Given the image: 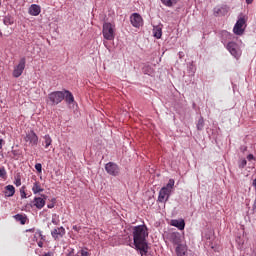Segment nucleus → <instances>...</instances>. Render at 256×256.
I'll use <instances>...</instances> for the list:
<instances>
[{
	"instance_id": "nucleus-38",
	"label": "nucleus",
	"mask_w": 256,
	"mask_h": 256,
	"mask_svg": "<svg viewBox=\"0 0 256 256\" xmlns=\"http://www.w3.org/2000/svg\"><path fill=\"white\" fill-rule=\"evenodd\" d=\"M73 230L79 232V231H81V227L75 225V226H73Z\"/></svg>"
},
{
	"instance_id": "nucleus-39",
	"label": "nucleus",
	"mask_w": 256,
	"mask_h": 256,
	"mask_svg": "<svg viewBox=\"0 0 256 256\" xmlns=\"http://www.w3.org/2000/svg\"><path fill=\"white\" fill-rule=\"evenodd\" d=\"M53 207H55L54 204H48V209H53Z\"/></svg>"
},
{
	"instance_id": "nucleus-41",
	"label": "nucleus",
	"mask_w": 256,
	"mask_h": 256,
	"mask_svg": "<svg viewBox=\"0 0 256 256\" xmlns=\"http://www.w3.org/2000/svg\"><path fill=\"white\" fill-rule=\"evenodd\" d=\"M3 147V139H0V149Z\"/></svg>"
},
{
	"instance_id": "nucleus-21",
	"label": "nucleus",
	"mask_w": 256,
	"mask_h": 256,
	"mask_svg": "<svg viewBox=\"0 0 256 256\" xmlns=\"http://www.w3.org/2000/svg\"><path fill=\"white\" fill-rule=\"evenodd\" d=\"M5 195L6 197H13L15 195V186L14 185H7L5 187Z\"/></svg>"
},
{
	"instance_id": "nucleus-34",
	"label": "nucleus",
	"mask_w": 256,
	"mask_h": 256,
	"mask_svg": "<svg viewBox=\"0 0 256 256\" xmlns=\"http://www.w3.org/2000/svg\"><path fill=\"white\" fill-rule=\"evenodd\" d=\"M35 169L36 171H38V173H41V171H43V166L41 165V163H37L35 165Z\"/></svg>"
},
{
	"instance_id": "nucleus-1",
	"label": "nucleus",
	"mask_w": 256,
	"mask_h": 256,
	"mask_svg": "<svg viewBox=\"0 0 256 256\" xmlns=\"http://www.w3.org/2000/svg\"><path fill=\"white\" fill-rule=\"evenodd\" d=\"M132 233L136 251H139L141 256H147V253H149V246L147 245V237H149V232L147 231V226H135L133 227Z\"/></svg>"
},
{
	"instance_id": "nucleus-3",
	"label": "nucleus",
	"mask_w": 256,
	"mask_h": 256,
	"mask_svg": "<svg viewBox=\"0 0 256 256\" xmlns=\"http://www.w3.org/2000/svg\"><path fill=\"white\" fill-rule=\"evenodd\" d=\"M65 99L64 91H54L48 95V101H50L51 105H59Z\"/></svg>"
},
{
	"instance_id": "nucleus-6",
	"label": "nucleus",
	"mask_w": 256,
	"mask_h": 256,
	"mask_svg": "<svg viewBox=\"0 0 256 256\" xmlns=\"http://www.w3.org/2000/svg\"><path fill=\"white\" fill-rule=\"evenodd\" d=\"M26 63H27V59L25 57H22L19 60L18 64L14 66L13 77L17 79L23 75V71H25Z\"/></svg>"
},
{
	"instance_id": "nucleus-11",
	"label": "nucleus",
	"mask_w": 256,
	"mask_h": 256,
	"mask_svg": "<svg viewBox=\"0 0 256 256\" xmlns=\"http://www.w3.org/2000/svg\"><path fill=\"white\" fill-rule=\"evenodd\" d=\"M169 197H171V192L165 188H161L158 196L159 203H167V201H169Z\"/></svg>"
},
{
	"instance_id": "nucleus-8",
	"label": "nucleus",
	"mask_w": 256,
	"mask_h": 256,
	"mask_svg": "<svg viewBox=\"0 0 256 256\" xmlns=\"http://www.w3.org/2000/svg\"><path fill=\"white\" fill-rule=\"evenodd\" d=\"M105 170L108 175H112V177H117L119 175L120 169L119 166L113 162H109L105 165Z\"/></svg>"
},
{
	"instance_id": "nucleus-37",
	"label": "nucleus",
	"mask_w": 256,
	"mask_h": 256,
	"mask_svg": "<svg viewBox=\"0 0 256 256\" xmlns=\"http://www.w3.org/2000/svg\"><path fill=\"white\" fill-rule=\"evenodd\" d=\"M247 159H248V161H253V159H255V156H253V154H249L247 156Z\"/></svg>"
},
{
	"instance_id": "nucleus-28",
	"label": "nucleus",
	"mask_w": 256,
	"mask_h": 256,
	"mask_svg": "<svg viewBox=\"0 0 256 256\" xmlns=\"http://www.w3.org/2000/svg\"><path fill=\"white\" fill-rule=\"evenodd\" d=\"M225 11V7H216L214 8V15H223Z\"/></svg>"
},
{
	"instance_id": "nucleus-16",
	"label": "nucleus",
	"mask_w": 256,
	"mask_h": 256,
	"mask_svg": "<svg viewBox=\"0 0 256 256\" xmlns=\"http://www.w3.org/2000/svg\"><path fill=\"white\" fill-rule=\"evenodd\" d=\"M177 256H187V245L182 244L176 247Z\"/></svg>"
},
{
	"instance_id": "nucleus-10",
	"label": "nucleus",
	"mask_w": 256,
	"mask_h": 256,
	"mask_svg": "<svg viewBox=\"0 0 256 256\" xmlns=\"http://www.w3.org/2000/svg\"><path fill=\"white\" fill-rule=\"evenodd\" d=\"M130 23L131 25L139 29V27L143 26V18L139 15V13H133L130 16Z\"/></svg>"
},
{
	"instance_id": "nucleus-9",
	"label": "nucleus",
	"mask_w": 256,
	"mask_h": 256,
	"mask_svg": "<svg viewBox=\"0 0 256 256\" xmlns=\"http://www.w3.org/2000/svg\"><path fill=\"white\" fill-rule=\"evenodd\" d=\"M168 239L171 243H173V245H178V247L179 245H183L181 244L183 241V237L179 232H172L168 234Z\"/></svg>"
},
{
	"instance_id": "nucleus-40",
	"label": "nucleus",
	"mask_w": 256,
	"mask_h": 256,
	"mask_svg": "<svg viewBox=\"0 0 256 256\" xmlns=\"http://www.w3.org/2000/svg\"><path fill=\"white\" fill-rule=\"evenodd\" d=\"M247 5H251L253 3V0H246Z\"/></svg>"
},
{
	"instance_id": "nucleus-33",
	"label": "nucleus",
	"mask_w": 256,
	"mask_h": 256,
	"mask_svg": "<svg viewBox=\"0 0 256 256\" xmlns=\"http://www.w3.org/2000/svg\"><path fill=\"white\" fill-rule=\"evenodd\" d=\"M78 255L80 256H89V252L87 251V249H82L78 252Z\"/></svg>"
},
{
	"instance_id": "nucleus-5",
	"label": "nucleus",
	"mask_w": 256,
	"mask_h": 256,
	"mask_svg": "<svg viewBox=\"0 0 256 256\" xmlns=\"http://www.w3.org/2000/svg\"><path fill=\"white\" fill-rule=\"evenodd\" d=\"M226 49L227 51H229V53L232 55V57H234L235 59H239L242 55V51L241 48L239 47L238 43L235 42H229L226 45Z\"/></svg>"
},
{
	"instance_id": "nucleus-26",
	"label": "nucleus",
	"mask_w": 256,
	"mask_h": 256,
	"mask_svg": "<svg viewBox=\"0 0 256 256\" xmlns=\"http://www.w3.org/2000/svg\"><path fill=\"white\" fill-rule=\"evenodd\" d=\"M163 5L166 7H173V5H177V0H161Z\"/></svg>"
},
{
	"instance_id": "nucleus-13",
	"label": "nucleus",
	"mask_w": 256,
	"mask_h": 256,
	"mask_svg": "<svg viewBox=\"0 0 256 256\" xmlns=\"http://www.w3.org/2000/svg\"><path fill=\"white\" fill-rule=\"evenodd\" d=\"M51 235H52L53 239H59L65 235V228H63V226H61L59 228H55L51 232Z\"/></svg>"
},
{
	"instance_id": "nucleus-23",
	"label": "nucleus",
	"mask_w": 256,
	"mask_h": 256,
	"mask_svg": "<svg viewBox=\"0 0 256 256\" xmlns=\"http://www.w3.org/2000/svg\"><path fill=\"white\" fill-rule=\"evenodd\" d=\"M14 219H16V221H19L21 225H25L27 223V216L22 214H16L14 216Z\"/></svg>"
},
{
	"instance_id": "nucleus-22",
	"label": "nucleus",
	"mask_w": 256,
	"mask_h": 256,
	"mask_svg": "<svg viewBox=\"0 0 256 256\" xmlns=\"http://www.w3.org/2000/svg\"><path fill=\"white\" fill-rule=\"evenodd\" d=\"M32 191L34 195H37V193H43V188H41V183L35 182L33 184Z\"/></svg>"
},
{
	"instance_id": "nucleus-29",
	"label": "nucleus",
	"mask_w": 256,
	"mask_h": 256,
	"mask_svg": "<svg viewBox=\"0 0 256 256\" xmlns=\"http://www.w3.org/2000/svg\"><path fill=\"white\" fill-rule=\"evenodd\" d=\"M246 166H247V160L243 159L239 161V164H238L239 169H245Z\"/></svg>"
},
{
	"instance_id": "nucleus-30",
	"label": "nucleus",
	"mask_w": 256,
	"mask_h": 256,
	"mask_svg": "<svg viewBox=\"0 0 256 256\" xmlns=\"http://www.w3.org/2000/svg\"><path fill=\"white\" fill-rule=\"evenodd\" d=\"M20 197L21 199H27V193H25V186L20 188Z\"/></svg>"
},
{
	"instance_id": "nucleus-4",
	"label": "nucleus",
	"mask_w": 256,
	"mask_h": 256,
	"mask_svg": "<svg viewBox=\"0 0 256 256\" xmlns=\"http://www.w3.org/2000/svg\"><path fill=\"white\" fill-rule=\"evenodd\" d=\"M246 23L247 19H245V16L238 17V20L233 28L235 35H243V33H245Z\"/></svg>"
},
{
	"instance_id": "nucleus-20",
	"label": "nucleus",
	"mask_w": 256,
	"mask_h": 256,
	"mask_svg": "<svg viewBox=\"0 0 256 256\" xmlns=\"http://www.w3.org/2000/svg\"><path fill=\"white\" fill-rule=\"evenodd\" d=\"M35 239H40L38 241V247H43V241H45V236H43V233L41 232V230H38L35 232V235H34Z\"/></svg>"
},
{
	"instance_id": "nucleus-25",
	"label": "nucleus",
	"mask_w": 256,
	"mask_h": 256,
	"mask_svg": "<svg viewBox=\"0 0 256 256\" xmlns=\"http://www.w3.org/2000/svg\"><path fill=\"white\" fill-rule=\"evenodd\" d=\"M196 127L198 131H203V127H205V120L203 119V117L199 118Z\"/></svg>"
},
{
	"instance_id": "nucleus-43",
	"label": "nucleus",
	"mask_w": 256,
	"mask_h": 256,
	"mask_svg": "<svg viewBox=\"0 0 256 256\" xmlns=\"http://www.w3.org/2000/svg\"><path fill=\"white\" fill-rule=\"evenodd\" d=\"M28 231H33V229H30V230H28Z\"/></svg>"
},
{
	"instance_id": "nucleus-17",
	"label": "nucleus",
	"mask_w": 256,
	"mask_h": 256,
	"mask_svg": "<svg viewBox=\"0 0 256 256\" xmlns=\"http://www.w3.org/2000/svg\"><path fill=\"white\" fill-rule=\"evenodd\" d=\"M52 144H53V139L49 134H46L45 136H43L42 145H44L45 149H49V147H51Z\"/></svg>"
},
{
	"instance_id": "nucleus-19",
	"label": "nucleus",
	"mask_w": 256,
	"mask_h": 256,
	"mask_svg": "<svg viewBox=\"0 0 256 256\" xmlns=\"http://www.w3.org/2000/svg\"><path fill=\"white\" fill-rule=\"evenodd\" d=\"M153 36L156 39H161L163 37V28L161 26H155L153 28Z\"/></svg>"
},
{
	"instance_id": "nucleus-2",
	"label": "nucleus",
	"mask_w": 256,
	"mask_h": 256,
	"mask_svg": "<svg viewBox=\"0 0 256 256\" xmlns=\"http://www.w3.org/2000/svg\"><path fill=\"white\" fill-rule=\"evenodd\" d=\"M115 24L111 22H104L102 26V35L106 41L115 40Z\"/></svg>"
},
{
	"instance_id": "nucleus-14",
	"label": "nucleus",
	"mask_w": 256,
	"mask_h": 256,
	"mask_svg": "<svg viewBox=\"0 0 256 256\" xmlns=\"http://www.w3.org/2000/svg\"><path fill=\"white\" fill-rule=\"evenodd\" d=\"M170 225L172 227H177V229H179V231H183V229H185V220H183V219H180V220L174 219V220H171Z\"/></svg>"
},
{
	"instance_id": "nucleus-36",
	"label": "nucleus",
	"mask_w": 256,
	"mask_h": 256,
	"mask_svg": "<svg viewBox=\"0 0 256 256\" xmlns=\"http://www.w3.org/2000/svg\"><path fill=\"white\" fill-rule=\"evenodd\" d=\"M7 174V172L5 171L4 168L0 169V177H5V175Z\"/></svg>"
},
{
	"instance_id": "nucleus-12",
	"label": "nucleus",
	"mask_w": 256,
	"mask_h": 256,
	"mask_svg": "<svg viewBox=\"0 0 256 256\" xmlns=\"http://www.w3.org/2000/svg\"><path fill=\"white\" fill-rule=\"evenodd\" d=\"M64 99L69 107H75V97L69 90H64Z\"/></svg>"
},
{
	"instance_id": "nucleus-42",
	"label": "nucleus",
	"mask_w": 256,
	"mask_h": 256,
	"mask_svg": "<svg viewBox=\"0 0 256 256\" xmlns=\"http://www.w3.org/2000/svg\"><path fill=\"white\" fill-rule=\"evenodd\" d=\"M43 256H51V253H46V254H44Z\"/></svg>"
},
{
	"instance_id": "nucleus-7",
	"label": "nucleus",
	"mask_w": 256,
	"mask_h": 256,
	"mask_svg": "<svg viewBox=\"0 0 256 256\" xmlns=\"http://www.w3.org/2000/svg\"><path fill=\"white\" fill-rule=\"evenodd\" d=\"M24 141L26 143H29V145H31V147H35V145H37V143H39V136H37L35 131L31 130L24 137Z\"/></svg>"
},
{
	"instance_id": "nucleus-32",
	"label": "nucleus",
	"mask_w": 256,
	"mask_h": 256,
	"mask_svg": "<svg viewBox=\"0 0 256 256\" xmlns=\"http://www.w3.org/2000/svg\"><path fill=\"white\" fill-rule=\"evenodd\" d=\"M52 223L53 225H59V216H57V214L52 216Z\"/></svg>"
},
{
	"instance_id": "nucleus-27",
	"label": "nucleus",
	"mask_w": 256,
	"mask_h": 256,
	"mask_svg": "<svg viewBox=\"0 0 256 256\" xmlns=\"http://www.w3.org/2000/svg\"><path fill=\"white\" fill-rule=\"evenodd\" d=\"M142 71L145 75H153V68H151L149 65L144 66Z\"/></svg>"
},
{
	"instance_id": "nucleus-15",
	"label": "nucleus",
	"mask_w": 256,
	"mask_h": 256,
	"mask_svg": "<svg viewBox=\"0 0 256 256\" xmlns=\"http://www.w3.org/2000/svg\"><path fill=\"white\" fill-rule=\"evenodd\" d=\"M29 14L32 15L33 17H37V15H39L41 13V6L37 5V4H32L29 7Z\"/></svg>"
},
{
	"instance_id": "nucleus-35",
	"label": "nucleus",
	"mask_w": 256,
	"mask_h": 256,
	"mask_svg": "<svg viewBox=\"0 0 256 256\" xmlns=\"http://www.w3.org/2000/svg\"><path fill=\"white\" fill-rule=\"evenodd\" d=\"M74 251V249H68L67 253H65L64 256H73Z\"/></svg>"
},
{
	"instance_id": "nucleus-31",
	"label": "nucleus",
	"mask_w": 256,
	"mask_h": 256,
	"mask_svg": "<svg viewBox=\"0 0 256 256\" xmlns=\"http://www.w3.org/2000/svg\"><path fill=\"white\" fill-rule=\"evenodd\" d=\"M14 185H16V187H21V176H15Z\"/></svg>"
},
{
	"instance_id": "nucleus-24",
	"label": "nucleus",
	"mask_w": 256,
	"mask_h": 256,
	"mask_svg": "<svg viewBox=\"0 0 256 256\" xmlns=\"http://www.w3.org/2000/svg\"><path fill=\"white\" fill-rule=\"evenodd\" d=\"M173 187H175V180L170 179L167 185L162 187V189H167L171 193V191H173Z\"/></svg>"
},
{
	"instance_id": "nucleus-18",
	"label": "nucleus",
	"mask_w": 256,
	"mask_h": 256,
	"mask_svg": "<svg viewBox=\"0 0 256 256\" xmlns=\"http://www.w3.org/2000/svg\"><path fill=\"white\" fill-rule=\"evenodd\" d=\"M34 207L36 209H43L45 207V199L41 197L34 198Z\"/></svg>"
}]
</instances>
